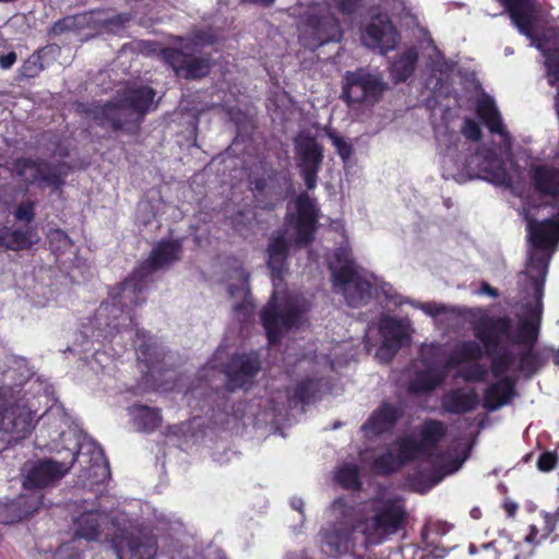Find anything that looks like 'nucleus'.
<instances>
[{
  "label": "nucleus",
  "instance_id": "1",
  "mask_svg": "<svg viewBox=\"0 0 559 559\" xmlns=\"http://www.w3.org/2000/svg\"><path fill=\"white\" fill-rule=\"evenodd\" d=\"M512 142H448L442 167L452 176L480 178L501 187H511Z\"/></svg>",
  "mask_w": 559,
  "mask_h": 559
},
{
  "label": "nucleus",
  "instance_id": "2",
  "mask_svg": "<svg viewBox=\"0 0 559 559\" xmlns=\"http://www.w3.org/2000/svg\"><path fill=\"white\" fill-rule=\"evenodd\" d=\"M148 287L147 274L134 270L121 282L117 293L111 294V301H103L96 309L93 322L98 331L96 337L109 338L116 334L136 328L134 309L146 300L144 294Z\"/></svg>",
  "mask_w": 559,
  "mask_h": 559
},
{
  "label": "nucleus",
  "instance_id": "3",
  "mask_svg": "<svg viewBox=\"0 0 559 559\" xmlns=\"http://www.w3.org/2000/svg\"><path fill=\"white\" fill-rule=\"evenodd\" d=\"M155 97L152 87L133 83L119 91L114 100L95 106L90 115L102 126L133 131L143 116L156 107Z\"/></svg>",
  "mask_w": 559,
  "mask_h": 559
},
{
  "label": "nucleus",
  "instance_id": "4",
  "mask_svg": "<svg viewBox=\"0 0 559 559\" xmlns=\"http://www.w3.org/2000/svg\"><path fill=\"white\" fill-rule=\"evenodd\" d=\"M513 321L509 316L483 317L474 325V335L485 348L491 361V372L496 378L506 377L515 361L507 348H501L502 338H510Z\"/></svg>",
  "mask_w": 559,
  "mask_h": 559
},
{
  "label": "nucleus",
  "instance_id": "5",
  "mask_svg": "<svg viewBox=\"0 0 559 559\" xmlns=\"http://www.w3.org/2000/svg\"><path fill=\"white\" fill-rule=\"evenodd\" d=\"M335 259L341 265L331 267L334 289L343 294L349 307L356 308L368 304L372 297V283L360 273L346 250L340 249L335 253Z\"/></svg>",
  "mask_w": 559,
  "mask_h": 559
},
{
  "label": "nucleus",
  "instance_id": "6",
  "mask_svg": "<svg viewBox=\"0 0 559 559\" xmlns=\"http://www.w3.org/2000/svg\"><path fill=\"white\" fill-rule=\"evenodd\" d=\"M13 170L27 186L47 187L53 192H62L72 167L60 160L48 162L39 157H20L14 160Z\"/></svg>",
  "mask_w": 559,
  "mask_h": 559
},
{
  "label": "nucleus",
  "instance_id": "7",
  "mask_svg": "<svg viewBox=\"0 0 559 559\" xmlns=\"http://www.w3.org/2000/svg\"><path fill=\"white\" fill-rule=\"evenodd\" d=\"M300 39L309 48H316L342 38L338 22L325 3H311L302 14L299 26Z\"/></svg>",
  "mask_w": 559,
  "mask_h": 559
},
{
  "label": "nucleus",
  "instance_id": "8",
  "mask_svg": "<svg viewBox=\"0 0 559 559\" xmlns=\"http://www.w3.org/2000/svg\"><path fill=\"white\" fill-rule=\"evenodd\" d=\"M372 512L370 523L366 526V540L372 544H379L388 536L396 534L404 527L408 516L405 502L399 497L376 500Z\"/></svg>",
  "mask_w": 559,
  "mask_h": 559
},
{
  "label": "nucleus",
  "instance_id": "9",
  "mask_svg": "<svg viewBox=\"0 0 559 559\" xmlns=\"http://www.w3.org/2000/svg\"><path fill=\"white\" fill-rule=\"evenodd\" d=\"M384 91V83L376 74L367 73L364 70L347 72L343 96L349 107L354 108L360 104H373Z\"/></svg>",
  "mask_w": 559,
  "mask_h": 559
},
{
  "label": "nucleus",
  "instance_id": "10",
  "mask_svg": "<svg viewBox=\"0 0 559 559\" xmlns=\"http://www.w3.org/2000/svg\"><path fill=\"white\" fill-rule=\"evenodd\" d=\"M70 471L63 462L52 459H39L27 462L23 468V488L26 490H43L55 486Z\"/></svg>",
  "mask_w": 559,
  "mask_h": 559
},
{
  "label": "nucleus",
  "instance_id": "11",
  "mask_svg": "<svg viewBox=\"0 0 559 559\" xmlns=\"http://www.w3.org/2000/svg\"><path fill=\"white\" fill-rule=\"evenodd\" d=\"M300 312L295 306H287L280 310L277 294L273 292L261 311V323L265 330L269 343H278L282 332L290 330L298 322Z\"/></svg>",
  "mask_w": 559,
  "mask_h": 559
},
{
  "label": "nucleus",
  "instance_id": "12",
  "mask_svg": "<svg viewBox=\"0 0 559 559\" xmlns=\"http://www.w3.org/2000/svg\"><path fill=\"white\" fill-rule=\"evenodd\" d=\"M360 39L365 47L386 53L396 47L399 34L388 15L379 14L362 29Z\"/></svg>",
  "mask_w": 559,
  "mask_h": 559
},
{
  "label": "nucleus",
  "instance_id": "13",
  "mask_svg": "<svg viewBox=\"0 0 559 559\" xmlns=\"http://www.w3.org/2000/svg\"><path fill=\"white\" fill-rule=\"evenodd\" d=\"M261 364L254 354H235L224 367L228 391L242 389L259 373Z\"/></svg>",
  "mask_w": 559,
  "mask_h": 559
},
{
  "label": "nucleus",
  "instance_id": "14",
  "mask_svg": "<svg viewBox=\"0 0 559 559\" xmlns=\"http://www.w3.org/2000/svg\"><path fill=\"white\" fill-rule=\"evenodd\" d=\"M163 59L173 68L177 76L198 79L210 71L209 59L198 58L183 50L167 48L162 50Z\"/></svg>",
  "mask_w": 559,
  "mask_h": 559
},
{
  "label": "nucleus",
  "instance_id": "15",
  "mask_svg": "<svg viewBox=\"0 0 559 559\" xmlns=\"http://www.w3.org/2000/svg\"><path fill=\"white\" fill-rule=\"evenodd\" d=\"M403 416L404 409L401 406L382 401L360 429L367 438H378L391 431Z\"/></svg>",
  "mask_w": 559,
  "mask_h": 559
},
{
  "label": "nucleus",
  "instance_id": "16",
  "mask_svg": "<svg viewBox=\"0 0 559 559\" xmlns=\"http://www.w3.org/2000/svg\"><path fill=\"white\" fill-rule=\"evenodd\" d=\"M296 243L308 246L314 240L318 225V210L314 202L306 193H300L296 199Z\"/></svg>",
  "mask_w": 559,
  "mask_h": 559
},
{
  "label": "nucleus",
  "instance_id": "17",
  "mask_svg": "<svg viewBox=\"0 0 559 559\" xmlns=\"http://www.w3.org/2000/svg\"><path fill=\"white\" fill-rule=\"evenodd\" d=\"M116 550L119 559H154L158 543L154 535L128 534L116 545Z\"/></svg>",
  "mask_w": 559,
  "mask_h": 559
},
{
  "label": "nucleus",
  "instance_id": "18",
  "mask_svg": "<svg viewBox=\"0 0 559 559\" xmlns=\"http://www.w3.org/2000/svg\"><path fill=\"white\" fill-rule=\"evenodd\" d=\"M43 500L44 495L32 493L0 502V524H14L28 518L41 507Z\"/></svg>",
  "mask_w": 559,
  "mask_h": 559
},
{
  "label": "nucleus",
  "instance_id": "19",
  "mask_svg": "<svg viewBox=\"0 0 559 559\" xmlns=\"http://www.w3.org/2000/svg\"><path fill=\"white\" fill-rule=\"evenodd\" d=\"M296 151L299 155L298 165L308 189L317 186L318 171L322 164V146L319 142H296Z\"/></svg>",
  "mask_w": 559,
  "mask_h": 559
},
{
  "label": "nucleus",
  "instance_id": "20",
  "mask_svg": "<svg viewBox=\"0 0 559 559\" xmlns=\"http://www.w3.org/2000/svg\"><path fill=\"white\" fill-rule=\"evenodd\" d=\"M181 252L182 241L180 239L160 240L152 249L148 259L138 269L143 270L148 277L153 272L180 260Z\"/></svg>",
  "mask_w": 559,
  "mask_h": 559
},
{
  "label": "nucleus",
  "instance_id": "21",
  "mask_svg": "<svg viewBox=\"0 0 559 559\" xmlns=\"http://www.w3.org/2000/svg\"><path fill=\"white\" fill-rule=\"evenodd\" d=\"M379 330L382 336L379 355H388L392 358L403 346L408 337L404 324L396 318L385 317L380 321Z\"/></svg>",
  "mask_w": 559,
  "mask_h": 559
},
{
  "label": "nucleus",
  "instance_id": "22",
  "mask_svg": "<svg viewBox=\"0 0 559 559\" xmlns=\"http://www.w3.org/2000/svg\"><path fill=\"white\" fill-rule=\"evenodd\" d=\"M442 409L452 415L471 413L479 405V395L474 388L468 390L455 388L447 391L441 397Z\"/></svg>",
  "mask_w": 559,
  "mask_h": 559
},
{
  "label": "nucleus",
  "instance_id": "23",
  "mask_svg": "<svg viewBox=\"0 0 559 559\" xmlns=\"http://www.w3.org/2000/svg\"><path fill=\"white\" fill-rule=\"evenodd\" d=\"M528 176L534 190L545 197L559 195V168L550 164H533Z\"/></svg>",
  "mask_w": 559,
  "mask_h": 559
},
{
  "label": "nucleus",
  "instance_id": "24",
  "mask_svg": "<svg viewBox=\"0 0 559 559\" xmlns=\"http://www.w3.org/2000/svg\"><path fill=\"white\" fill-rule=\"evenodd\" d=\"M289 249L290 245L284 233L278 231L270 237L266 248V264L274 280H283L287 270Z\"/></svg>",
  "mask_w": 559,
  "mask_h": 559
},
{
  "label": "nucleus",
  "instance_id": "25",
  "mask_svg": "<svg viewBox=\"0 0 559 559\" xmlns=\"http://www.w3.org/2000/svg\"><path fill=\"white\" fill-rule=\"evenodd\" d=\"M515 395V381L511 377H502L488 385L484 393V407L495 412L508 405Z\"/></svg>",
  "mask_w": 559,
  "mask_h": 559
},
{
  "label": "nucleus",
  "instance_id": "26",
  "mask_svg": "<svg viewBox=\"0 0 559 559\" xmlns=\"http://www.w3.org/2000/svg\"><path fill=\"white\" fill-rule=\"evenodd\" d=\"M477 114L483 122L490 130L491 134L502 138V140H510L509 132L504 126L502 118L496 107V104L488 95H483L477 100Z\"/></svg>",
  "mask_w": 559,
  "mask_h": 559
},
{
  "label": "nucleus",
  "instance_id": "27",
  "mask_svg": "<svg viewBox=\"0 0 559 559\" xmlns=\"http://www.w3.org/2000/svg\"><path fill=\"white\" fill-rule=\"evenodd\" d=\"M447 377V367L427 368L415 373L407 389L412 394L430 393L439 388Z\"/></svg>",
  "mask_w": 559,
  "mask_h": 559
},
{
  "label": "nucleus",
  "instance_id": "28",
  "mask_svg": "<svg viewBox=\"0 0 559 559\" xmlns=\"http://www.w3.org/2000/svg\"><path fill=\"white\" fill-rule=\"evenodd\" d=\"M354 533L355 528L352 525L340 522L324 534V542L333 555H342L354 547Z\"/></svg>",
  "mask_w": 559,
  "mask_h": 559
},
{
  "label": "nucleus",
  "instance_id": "29",
  "mask_svg": "<svg viewBox=\"0 0 559 559\" xmlns=\"http://www.w3.org/2000/svg\"><path fill=\"white\" fill-rule=\"evenodd\" d=\"M447 431V425L438 419L428 418L421 424L419 428L420 439L418 441L428 456L431 455V452L445 437Z\"/></svg>",
  "mask_w": 559,
  "mask_h": 559
},
{
  "label": "nucleus",
  "instance_id": "30",
  "mask_svg": "<svg viewBox=\"0 0 559 559\" xmlns=\"http://www.w3.org/2000/svg\"><path fill=\"white\" fill-rule=\"evenodd\" d=\"M136 336L143 337L141 344L136 346L138 360L145 366L146 373H153L163 361L164 355L162 349L152 342L151 337L145 338L143 331L136 330Z\"/></svg>",
  "mask_w": 559,
  "mask_h": 559
},
{
  "label": "nucleus",
  "instance_id": "31",
  "mask_svg": "<svg viewBox=\"0 0 559 559\" xmlns=\"http://www.w3.org/2000/svg\"><path fill=\"white\" fill-rule=\"evenodd\" d=\"M2 429L16 438H23L32 430V416L21 409L7 411L1 419Z\"/></svg>",
  "mask_w": 559,
  "mask_h": 559
},
{
  "label": "nucleus",
  "instance_id": "32",
  "mask_svg": "<svg viewBox=\"0 0 559 559\" xmlns=\"http://www.w3.org/2000/svg\"><path fill=\"white\" fill-rule=\"evenodd\" d=\"M100 512H83L74 520V536L86 540H96L100 535Z\"/></svg>",
  "mask_w": 559,
  "mask_h": 559
},
{
  "label": "nucleus",
  "instance_id": "33",
  "mask_svg": "<svg viewBox=\"0 0 559 559\" xmlns=\"http://www.w3.org/2000/svg\"><path fill=\"white\" fill-rule=\"evenodd\" d=\"M321 386L322 378L306 377L296 383L289 399L296 405H310L319 399Z\"/></svg>",
  "mask_w": 559,
  "mask_h": 559
},
{
  "label": "nucleus",
  "instance_id": "34",
  "mask_svg": "<svg viewBox=\"0 0 559 559\" xmlns=\"http://www.w3.org/2000/svg\"><path fill=\"white\" fill-rule=\"evenodd\" d=\"M33 231L31 228H3L0 230V247L19 251L33 246Z\"/></svg>",
  "mask_w": 559,
  "mask_h": 559
},
{
  "label": "nucleus",
  "instance_id": "35",
  "mask_svg": "<svg viewBox=\"0 0 559 559\" xmlns=\"http://www.w3.org/2000/svg\"><path fill=\"white\" fill-rule=\"evenodd\" d=\"M418 59L417 51L408 48L391 63V75L395 82L406 81L414 72Z\"/></svg>",
  "mask_w": 559,
  "mask_h": 559
},
{
  "label": "nucleus",
  "instance_id": "36",
  "mask_svg": "<svg viewBox=\"0 0 559 559\" xmlns=\"http://www.w3.org/2000/svg\"><path fill=\"white\" fill-rule=\"evenodd\" d=\"M134 421L139 430L152 432L162 424L160 409L146 405L135 404L133 406Z\"/></svg>",
  "mask_w": 559,
  "mask_h": 559
},
{
  "label": "nucleus",
  "instance_id": "37",
  "mask_svg": "<svg viewBox=\"0 0 559 559\" xmlns=\"http://www.w3.org/2000/svg\"><path fill=\"white\" fill-rule=\"evenodd\" d=\"M539 323L540 319H533L526 313V318L520 322L516 334L512 335L510 333V338L507 340L519 345L533 347L538 337Z\"/></svg>",
  "mask_w": 559,
  "mask_h": 559
},
{
  "label": "nucleus",
  "instance_id": "38",
  "mask_svg": "<svg viewBox=\"0 0 559 559\" xmlns=\"http://www.w3.org/2000/svg\"><path fill=\"white\" fill-rule=\"evenodd\" d=\"M484 355L481 346L476 341H464L452 352L448 365L479 360Z\"/></svg>",
  "mask_w": 559,
  "mask_h": 559
},
{
  "label": "nucleus",
  "instance_id": "39",
  "mask_svg": "<svg viewBox=\"0 0 559 559\" xmlns=\"http://www.w3.org/2000/svg\"><path fill=\"white\" fill-rule=\"evenodd\" d=\"M396 455L402 466L415 461L419 455L428 456L421 443L412 437H402L397 440Z\"/></svg>",
  "mask_w": 559,
  "mask_h": 559
},
{
  "label": "nucleus",
  "instance_id": "40",
  "mask_svg": "<svg viewBox=\"0 0 559 559\" xmlns=\"http://www.w3.org/2000/svg\"><path fill=\"white\" fill-rule=\"evenodd\" d=\"M335 480L346 490L357 491L361 489L359 468L355 464H344L340 467L336 472Z\"/></svg>",
  "mask_w": 559,
  "mask_h": 559
},
{
  "label": "nucleus",
  "instance_id": "41",
  "mask_svg": "<svg viewBox=\"0 0 559 559\" xmlns=\"http://www.w3.org/2000/svg\"><path fill=\"white\" fill-rule=\"evenodd\" d=\"M543 520L544 525L542 528H538L534 524L530 525V532L524 538L525 542L537 545L555 531L558 521L557 514L544 513Z\"/></svg>",
  "mask_w": 559,
  "mask_h": 559
},
{
  "label": "nucleus",
  "instance_id": "42",
  "mask_svg": "<svg viewBox=\"0 0 559 559\" xmlns=\"http://www.w3.org/2000/svg\"><path fill=\"white\" fill-rule=\"evenodd\" d=\"M542 366L539 354L533 348L528 347L518 355V370L526 377L535 374Z\"/></svg>",
  "mask_w": 559,
  "mask_h": 559
},
{
  "label": "nucleus",
  "instance_id": "43",
  "mask_svg": "<svg viewBox=\"0 0 559 559\" xmlns=\"http://www.w3.org/2000/svg\"><path fill=\"white\" fill-rule=\"evenodd\" d=\"M552 253L549 251H537L530 257L528 269H530V278H544L548 274L549 263Z\"/></svg>",
  "mask_w": 559,
  "mask_h": 559
},
{
  "label": "nucleus",
  "instance_id": "44",
  "mask_svg": "<svg viewBox=\"0 0 559 559\" xmlns=\"http://www.w3.org/2000/svg\"><path fill=\"white\" fill-rule=\"evenodd\" d=\"M402 467L397 455L391 450L378 455L372 462V468L378 475L389 476Z\"/></svg>",
  "mask_w": 559,
  "mask_h": 559
},
{
  "label": "nucleus",
  "instance_id": "45",
  "mask_svg": "<svg viewBox=\"0 0 559 559\" xmlns=\"http://www.w3.org/2000/svg\"><path fill=\"white\" fill-rule=\"evenodd\" d=\"M533 290V296L536 300L535 305H528L526 307V313L533 319H542L543 312V297H544V278H530Z\"/></svg>",
  "mask_w": 559,
  "mask_h": 559
},
{
  "label": "nucleus",
  "instance_id": "46",
  "mask_svg": "<svg viewBox=\"0 0 559 559\" xmlns=\"http://www.w3.org/2000/svg\"><path fill=\"white\" fill-rule=\"evenodd\" d=\"M290 107V98L284 92L276 95V97L271 99L270 104L267 105L273 120L285 118Z\"/></svg>",
  "mask_w": 559,
  "mask_h": 559
},
{
  "label": "nucleus",
  "instance_id": "47",
  "mask_svg": "<svg viewBox=\"0 0 559 559\" xmlns=\"http://www.w3.org/2000/svg\"><path fill=\"white\" fill-rule=\"evenodd\" d=\"M245 292V299L241 302H238L234 307V311L238 314H243L245 317L250 316L253 310V304L248 299L250 292L248 288L245 289L243 285L230 284L228 286V293L231 297L237 296L238 294Z\"/></svg>",
  "mask_w": 559,
  "mask_h": 559
},
{
  "label": "nucleus",
  "instance_id": "48",
  "mask_svg": "<svg viewBox=\"0 0 559 559\" xmlns=\"http://www.w3.org/2000/svg\"><path fill=\"white\" fill-rule=\"evenodd\" d=\"M453 63L447 61L439 52H436V60L431 63V71L433 73V76L437 78V82L433 85V91H437L439 88V85L441 86L444 79L448 76V73L452 70Z\"/></svg>",
  "mask_w": 559,
  "mask_h": 559
},
{
  "label": "nucleus",
  "instance_id": "49",
  "mask_svg": "<svg viewBox=\"0 0 559 559\" xmlns=\"http://www.w3.org/2000/svg\"><path fill=\"white\" fill-rule=\"evenodd\" d=\"M487 370L480 364H474L466 368H463L457 377L462 378L465 382H480L485 379Z\"/></svg>",
  "mask_w": 559,
  "mask_h": 559
},
{
  "label": "nucleus",
  "instance_id": "50",
  "mask_svg": "<svg viewBox=\"0 0 559 559\" xmlns=\"http://www.w3.org/2000/svg\"><path fill=\"white\" fill-rule=\"evenodd\" d=\"M16 221L29 224L35 218V202L24 201L17 205L14 211Z\"/></svg>",
  "mask_w": 559,
  "mask_h": 559
},
{
  "label": "nucleus",
  "instance_id": "51",
  "mask_svg": "<svg viewBox=\"0 0 559 559\" xmlns=\"http://www.w3.org/2000/svg\"><path fill=\"white\" fill-rule=\"evenodd\" d=\"M558 464V455L556 452L545 451L543 452L537 460V468L540 472H550Z\"/></svg>",
  "mask_w": 559,
  "mask_h": 559
},
{
  "label": "nucleus",
  "instance_id": "52",
  "mask_svg": "<svg viewBox=\"0 0 559 559\" xmlns=\"http://www.w3.org/2000/svg\"><path fill=\"white\" fill-rule=\"evenodd\" d=\"M445 556V550L440 547L433 548H419L414 552L413 559H442Z\"/></svg>",
  "mask_w": 559,
  "mask_h": 559
},
{
  "label": "nucleus",
  "instance_id": "53",
  "mask_svg": "<svg viewBox=\"0 0 559 559\" xmlns=\"http://www.w3.org/2000/svg\"><path fill=\"white\" fill-rule=\"evenodd\" d=\"M462 133L466 138V140H479L480 128L478 123L473 119H465L464 124L462 127Z\"/></svg>",
  "mask_w": 559,
  "mask_h": 559
},
{
  "label": "nucleus",
  "instance_id": "54",
  "mask_svg": "<svg viewBox=\"0 0 559 559\" xmlns=\"http://www.w3.org/2000/svg\"><path fill=\"white\" fill-rule=\"evenodd\" d=\"M333 144L335 145L336 152L344 164L347 165L354 152L352 142H333Z\"/></svg>",
  "mask_w": 559,
  "mask_h": 559
},
{
  "label": "nucleus",
  "instance_id": "55",
  "mask_svg": "<svg viewBox=\"0 0 559 559\" xmlns=\"http://www.w3.org/2000/svg\"><path fill=\"white\" fill-rule=\"evenodd\" d=\"M334 2L343 14H350L359 7L361 0H334Z\"/></svg>",
  "mask_w": 559,
  "mask_h": 559
},
{
  "label": "nucleus",
  "instance_id": "56",
  "mask_svg": "<svg viewBox=\"0 0 559 559\" xmlns=\"http://www.w3.org/2000/svg\"><path fill=\"white\" fill-rule=\"evenodd\" d=\"M385 9L390 10L392 14H401L405 10V3L403 0H388Z\"/></svg>",
  "mask_w": 559,
  "mask_h": 559
},
{
  "label": "nucleus",
  "instance_id": "57",
  "mask_svg": "<svg viewBox=\"0 0 559 559\" xmlns=\"http://www.w3.org/2000/svg\"><path fill=\"white\" fill-rule=\"evenodd\" d=\"M17 56L14 51H11L0 57V68L3 70L10 69L16 62Z\"/></svg>",
  "mask_w": 559,
  "mask_h": 559
},
{
  "label": "nucleus",
  "instance_id": "58",
  "mask_svg": "<svg viewBox=\"0 0 559 559\" xmlns=\"http://www.w3.org/2000/svg\"><path fill=\"white\" fill-rule=\"evenodd\" d=\"M271 198L272 200L267 201L265 204L262 205L263 209L274 210L281 202L285 200L286 195H284L282 191H280L277 195H271Z\"/></svg>",
  "mask_w": 559,
  "mask_h": 559
},
{
  "label": "nucleus",
  "instance_id": "59",
  "mask_svg": "<svg viewBox=\"0 0 559 559\" xmlns=\"http://www.w3.org/2000/svg\"><path fill=\"white\" fill-rule=\"evenodd\" d=\"M502 508L509 518H513L518 512L519 506L516 502L507 499L504 500Z\"/></svg>",
  "mask_w": 559,
  "mask_h": 559
},
{
  "label": "nucleus",
  "instance_id": "60",
  "mask_svg": "<svg viewBox=\"0 0 559 559\" xmlns=\"http://www.w3.org/2000/svg\"><path fill=\"white\" fill-rule=\"evenodd\" d=\"M480 290L484 293V294H487L488 296L492 297V298H497L499 296V292L497 288L490 286L488 283L484 282L481 284V287H480Z\"/></svg>",
  "mask_w": 559,
  "mask_h": 559
},
{
  "label": "nucleus",
  "instance_id": "61",
  "mask_svg": "<svg viewBox=\"0 0 559 559\" xmlns=\"http://www.w3.org/2000/svg\"><path fill=\"white\" fill-rule=\"evenodd\" d=\"M252 183H253V189L255 191L263 192L267 187V179L259 178V179H255Z\"/></svg>",
  "mask_w": 559,
  "mask_h": 559
},
{
  "label": "nucleus",
  "instance_id": "62",
  "mask_svg": "<svg viewBox=\"0 0 559 559\" xmlns=\"http://www.w3.org/2000/svg\"><path fill=\"white\" fill-rule=\"evenodd\" d=\"M333 508L343 512L347 508V502L344 498H337L333 501Z\"/></svg>",
  "mask_w": 559,
  "mask_h": 559
},
{
  "label": "nucleus",
  "instance_id": "63",
  "mask_svg": "<svg viewBox=\"0 0 559 559\" xmlns=\"http://www.w3.org/2000/svg\"><path fill=\"white\" fill-rule=\"evenodd\" d=\"M292 507L296 510H298L299 512L302 511V507H304V501L301 499H295L292 501Z\"/></svg>",
  "mask_w": 559,
  "mask_h": 559
},
{
  "label": "nucleus",
  "instance_id": "64",
  "mask_svg": "<svg viewBox=\"0 0 559 559\" xmlns=\"http://www.w3.org/2000/svg\"><path fill=\"white\" fill-rule=\"evenodd\" d=\"M469 513H471V516L475 520H478L481 516V511L479 508H473Z\"/></svg>",
  "mask_w": 559,
  "mask_h": 559
}]
</instances>
